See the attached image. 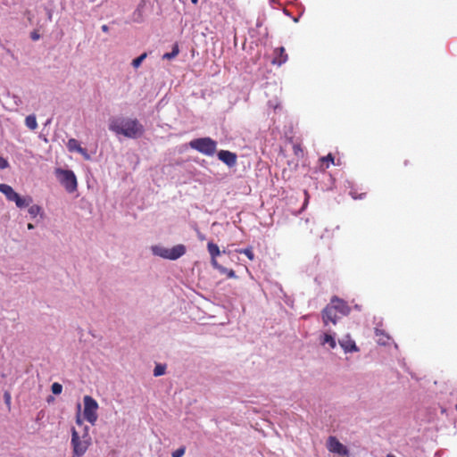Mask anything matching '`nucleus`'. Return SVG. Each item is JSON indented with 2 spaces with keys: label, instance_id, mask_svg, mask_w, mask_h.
<instances>
[{
  "label": "nucleus",
  "instance_id": "obj_1",
  "mask_svg": "<svg viewBox=\"0 0 457 457\" xmlns=\"http://www.w3.org/2000/svg\"><path fill=\"white\" fill-rule=\"evenodd\" d=\"M109 129L116 135L133 139L142 137L145 133V128L138 120L126 117L110 119Z\"/></svg>",
  "mask_w": 457,
  "mask_h": 457
},
{
  "label": "nucleus",
  "instance_id": "obj_2",
  "mask_svg": "<svg viewBox=\"0 0 457 457\" xmlns=\"http://www.w3.org/2000/svg\"><path fill=\"white\" fill-rule=\"evenodd\" d=\"M350 312L351 308L345 301L338 298L337 296H333L330 300V303L323 309L321 312L322 321L325 326H327L329 322L335 325L337 324V320L347 316Z\"/></svg>",
  "mask_w": 457,
  "mask_h": 457
},
{
  "label": "nucleus",
  "instance_id": "obj_3",
  "mask_svg": "<svg viewBox=\"0 0 457 457\" xmlns=\"http://www.w3.org/2000/svg\"><path fill=\"white\" fill-rule=\"evenodd\" d=\"M88 430V427L85 426L80 435L74 428H71V445L74 457L83 456L91 445L92 439Z\"/></svg>",
  "mask_w": 457,
  "mask_h": 457
},
{
  "label": "nucleus",
  "instance_id": "obj_4",
  "mask_svg": "<svg viewBox=\"0 0 457 457\" xmlns=\"http://www.w3.org/2000/svg\"><path fill=\"white\" fill-rule=\"evenodd\" d=\"M189 145L191 148L208 156L213 155L217 150V143L211 137H201L191 140Z\"/></svg>",
  "mask_w": 457,
  "mask_h": 457
},
{
  "label": "nucleus",
  "instance_id": "obj_5",
  "mask_svg": "<svg viewBox=\"0 0 457 457\" xmlns=\"http://www.w3.org/2000/svg\"><path fill=\"white\" fill-rule=\"evenodd\" d=\"M153 252L155 255L163 259L174 261L186 253V246L181 244L174 245L171 248L155 246L153 248Z\"/></svg>",
  "mask_w": 457,
  "mask_h": 457
},
{
  "label": "nucleus",
  "instance_id": "obj_6",
  "mask_svg": "<svg viewBox=\"0 0 457 457\" xmlns=\"http://www.w3.org/2000/svg\"><path fill=\"white\" fill-rule=\"evenodd\" d=\"M55 174L66 191L72 193L77 190V179L72 170L59 168L55 170Z\"/></svg>",
  "mask_w": 457,
  "mask_h": 457
},
{
  "label": "nucleus",
  "instance_id": "obj_7",
  "mask_svg": "<svg viewBox=\"0 0 457 457\" xmlns=\"http://www.w3.org/2000/svg\"><path fill=\"white\" fill-rule=\"evenodd\" d=\"M84 418L92 425L97 420V410L98 403L90 395H85L84 399Z\"/></svg>",
  "mask_w": 457,
  "mask_h": 457
},
{
  "label": "nucleus",
  "instance_id": "obj_8",
  "mask_svg": "<svg viewBox=\"0 0 457 457\" xmlns=\"http://www.w3.org/2000/svg\"><path fill=\"white\" fill-rule=\"evenodd\" d=\"M327 448L330 453L337 454L339 457L349 456V450L347 447L340 443V441L336 436H330L328 438Z\"/></svg>",
  "mask_w": 457,
  "mask_h": 457
},
{
  "label": "nucleus",
  "instance_id": "obj_9",
  "mask_svg": "<svg viewBox=\"0 0 457 457\" xmlns=\"http://www.w3.org/2000/svg\"><path fill=\"white\" fill-rule=\"evenodd\" d=\"M218 158L222 162L227 164L228 167H233V166H235L237 164V154L235 153H232L230 151L220 150L218 153Z\"/></svg>",
  "mask_w": 457,
  "mask_h": 457
},
{
  "label": "nucleus",
  "instance_id": "obj_10",
  "mask_svg": "<svg viewBox=\"0 0 457 457\" xmlns=\"http://www.w3.org/2000/svg\"><path fill=\"white\" fill-rule=\"evenodd\" d=\"M338 343L345 351V353H353L359 351V348L357 347L354 340L352 339L350 335L345 336L338 341Z\"/></svg>",
  "mask_w": 457,
  "mask_h": 457
},
{
  "label": "nucleus",
  "instance_id": "obj_11",
  "mask_svg": "<svg viewBox=\"0 0 457 457\" xmlns=\"http://www.w3.org/2000/svg\"><path fill=\"white\" fill-rule=\"evenodd\" d=\"M67 148L70 152H78L80 154L84 156L86 160H88L90 158L89 154H87V150L83 147H81L79 142L75 138H71L68 140L67 143Z\"/></svg>",
  "mask_w": 457,
  "mask_h": 457
},
{
  "label": "nucleus",
  "instance_id": "obj_12",
  "mask_svg": "<svg viewBox=\"0 0 457 457\" xmlns=\"http://www.w3.org/2000/svg\"><path fill=\"white\" fill-rule=\"evenodd\" d=\"M287 61V54L283 46L278 47L274 50V57L272 60L273 64L282 65Z\"/></svg>",
  "mask_w": 457,
  "mask_h": 457
},
{
  "label": "nucleus",
  "instance_id": "obj_13",
  "mask_svg": "<svg viewBox=\"0 0 457 457\" xmlns=\"http://www.w3.org/2000/svg\"><path fill=\"white\" fill-rule=\"evenodd\" d=\"M207 249H208V253H210L211 255V263L213 266H216L217 263H219L217 262V257L220 254V248L219 246L214 244L213 242H209L208 245H207Z\"/></svg>",
  "mask_w": 457,
  "mask_h": 457
},
{
  "label": "nucleus",
  "instance_id": "obj_14",
  "mask_svg": "<svg viewBox=\"0 0 457 457\" xmlns=\"http://www.w3.org/2000/svg\"><path fill=\"white\" fill-rule=\"evenodd\" d=\"M0 192L5 195L8 201L11 202H12L18 195V193H16L13 188L7 184H0Z\"/></svg>",
  "mask_w": 457,
  "mask_h": 457
},
{
  "label": "nucleus",
  "instance_id": "obj_15",
  "mask_svg": "<svg viewBox=\"0 0 457 457\" xmlns=\"http://www.w3.org/2000/svg\"><path fill=\"white\" fill-rule=\"evenodd\" d=\"M17 207L23 208L29 206V204L32 203V198L30 196L28 197H21L19 194L16 195V197L13 199V201Z\"/></svg>",
  "mask_w": 457,
  "mask_h": 457
},
{
  "label": "nucleus",
  "instance_id": "obj_16",
  "mask_svg": "<svg viewBox=\"0 0 457 457\" xmlns=\"http://www.w3.org/2000/svg\"><path fill=\"white\" fill-rule=\"evenodd\" d=\"M320 343H321V345L328 344L331 349H334L337 346V342H336L335 337L332 335L327 334V333L323 335V337L320 340Z\"/></svg>",
  "mask_w": 457,
  "mask_h": 457
},
{
  "label": "nucleus",
  "instance_id": "obj_17",
  "mask_svg": "<svg viewBox=\"0 0 457 457\" xmlns=\"http://www.w3.org/2000/svg\"><path fill=\"white\" fill-rule=\"evenodd\" d=\"M213 268L219 270L221 274H225L228 278H237L236 272L233 270H228L219 263H217L216 266H213Z\"/></svg>",
  "mask_w": 457,
  "mask_h": 457
},
{
  "label": "nucleus",
  "instance_id": "obj_18",
  "mask_svg": "<svg viewBox=\"0 0 457 457\" xmlns=\"http://www.w3.org/2000/svg\"><path fill=\"white\" fill-rule=\"evenodd\" d=\"M376 336L378 337V343L382 345H386L388 344L390 339L389 336L385 334L382 330L376 329Z\"/></svg>",
  "mask_w": 457,
  "mask_h": 457
},
{
  "label": "nucleus",
  "instance_id": "obj_19",
  "mask_svg": "<svg viewBox=\"0 0 457 457\" xmlns=\"http://www.w3.org/2000/svg\"><path fill=\"white\" fill-rule=\"evenodd\" d=\"M25 124L29 129L35 130L37 128L36 116L33 114L27 116L25 119Z\"/></svg>",
  "mask_w": 457,
  "mask_h": 457
},
{
  "label": "nucleus",
  "instance_id": "obj_20",
  "mask_svg": "<svg viewBox=\"0 0 457 457\" xmlns=\"http://www.w3.org/2000/svg\"><path fill=\"white\" fill-rule=\"evenodd\" d=\"M147 56V54L146 53H143L141 55H139L138 57H137L136 59H134L132 61V66L135 68V69H137L142 62L146 58Z\"/></svg>",
  "mask_w": 457,
  "mask_h": 457
},
{
  "label": "nucleus",
  "instance_id": "obj_21",
  "mask_svg": "<svg viewBox=\"0 0 457 457\" xmlns=\"http://www.w3.org/2000/svg\"><path fill=\"white\" fill-rule=\"evenodd\" d=\"M179 46H178V45H175L173 46L172 51L170 53L164 54L162 58L163 59H172V58L176 57L179 54Z\"/></svg>",
  "mask_w": 457,
  "mask_h": 457
},
{
  "label": "nucleus",
  "instance_id": "obj_22",
  "mask_svg": "<svg viewBox=\"0 0 457 457\" xmlns=\"http://www.w3.org/2000/svg\"><path fill=\"white\" fill-rule=\"evenodd\" d=\"M237 252L239 253H244L251 261H253L254 259V253L253 252V248L252 247H247V248H245V249H240V250H237Z\"/></svg>",
  "mask_w": 457,
  "mask_h": 457
},
{
  "label": "nucleus",
  "instance_id": "obj_23",
  "mask_svg": "<svg viewBox=\"0 0 457 457\" xmlns=\"http://www.w3.org/2000/svg\"><path fill=\"white\" fill-rule=\"evenodd\" d=\"M165 370H166V367L165 365H161V364H157L155 367H154V375L155 377H159V376H162L165 373Z\"/></svg>",
  "mask_w": 457,
  "mask_h": 457
},
{
  "label": "nucleus",
  "instance_id": "obj_24",
  "mask_svg": "<svg viewBox=\"0 0 457 457\" xmlns=\"http://www.w3.org/2000/svg\"><path fill=\"white\" fill-rule=\"evenodd\" d=\"M40 212H41V207L37 204L31 205L29 208V213L34 218L37 217V215L39 214Z\"/></svg>",
  "mask_w": 457,
  "mask_h": 457
},
{
  "label": "nucleus",
  "instance_id": "obj_25",
  "mask_svg": "<svg viewBox=\"0 0 457 457\" xmlns=\"http://www.w3.org/2000/svg\"><path fill=\"white\" fill-rule=\"evenodd\" d=\"M51 390L54 395H60L62 391V386L60 383L54 382L51 386Z\"/></svg>",
  "mask_w": 457,
  "mask_h": 457
},
{
  "label": "nucleus",
  "instance_id": "obj_26",
  "mask_svg": "<svg viewBox=\"0 0 457 457\" xmlns=\"http://www.w3.org/2000/svg\"><path fill=\"white\" fill-rule=\"evenodd\" d=\"M320 162H327L328 163L326 165V168H328L329 162L334 164V156L331 154H328L327 156L321 157Z\"/></svg>",
  "mask_w": 457,
  "mask_h": 457
},
{
  "label": "nucleus",
  "instance_id": "obj_27",
  "mask_svg": "<svg viewBox=\"0 0 457 457\" xmlns=\"http://www.w3.org/2000/svg\"><path fill=\"white\" fill-rule=\"evenodd\" d=\"M186 448L184 446L178 448L171 454L172 457H182L185 453Z\"/></svg>",
  "mask_w": 457,
  "mask_h": 457
},
{
  "label": "nucleus",
  "instance_id": "obj_28",
  "mask_svg": "<svg viewBox=\"0 0 457 457\" xmlns=\"http://www.w3.org/2000/svg\"><path fill=\"white\" fill-rule=\"evenodd\" d=\"M9 165L8 162L6 159H4V157L0 156V169L1 170H4L5 168H7Z\"/></svg>",
  "mask_w": 457,
  "mask_h": 457
},
{
  "label": "nucleus",
  "instance_id": "obj_29",
  "mask_svg": "<svg viewBox=\"0 0 457 457\" xmlns=\"http://www.w3.org/2000/svg\"><path fill=\"white\" fill-rule=\"evenodd\" d=\"M4 402L7 404L8 408L10 409L11 406V395L9 392H5L4 395Z\"/></svg>",
  "mask_w": 457,
  "mask_h": 457
},
{
  "label": "nucleus",
  "instance_id": "obj_30",
  "mask_svg": "<svg viewBox=\"0 0 457 457\" xmlns=\"http://www.w3.org/2000/svg\"><path fill=\"white\" fill-rule=\"evenodd\" d=\"M293 150H294L295 154H296V155H298L299 153L303 152L300 145H294Z\"/></svg>",
  "mask_w": 457,
  "mask_h": 457
},
{
  "label": "nucleus",
  "instance_id": "obj_31",
  "mask_svg": "<svg viewBox=\"0 0 457 457\" xmlns=\"http://www.w3.org/2000/svg\"><path fill=\"white\" fill-rule=\"evenodd\" d=\"M351 195L353 196V198L354 199H362L363 196L366 195V193H363V194H361L360 195H357L355 192L353 191H351Z\"/></svg>",
  "mask_w": 457,
  "mask_h": 457
},
{
  "label": "nucleus",
  "instance_id": "obj_32",
  "mask_svg": "<svg viewBox=\"0 0 457 457\" xmlns=\"http://www.w3.org/2000/svg\"><path fill=\"white\" fill-rule=\"evenodd\" d=\"M30 37H31V39H32L33 41H37V40H38V39H39L40 36H39V34H38L37 31H33V32H31V34H30Z\"/></svg>",
  "mask_w": 457,
  "mask_h": 457
},
{
  "label": "nucleus",
  "instance_id": "obj_33",
  "mask_svg": "<svg viewBox=\"0 0 457 457\" xmlns=\"http://www.w3.org/2000/svg\"><path fill=\"white\" fill-rule=\"evenodd\" d=\"M76 423L79 426H82L83 425V421L82 420L80 419V415L78 414L77 417H76Z\"/></svg>",
  "mask_w": 457,
  "mask_h": 457
},
{
  "label": "nucleus",
  "instance_id": "obj_34",
  "mask_svg": "<svg viewBox=\"0 0 457 457\" xmlns=\"http://www.w3.org/2000/svg\"><path fill=\"white\" fill-rule=\"evenodd\" d=\"M101 29H102V30H103L104 32H108V30H109V28H108V26H107V25H103Z\"/></svg>",
  "mask_w": 457,
  "mask_h": 457
},
{
  "label": "nucleus",
  "instance_id": "obj_35",
  "mask_svg": "<svg viewBox=\"0 0 457 457\" xmlns=\"http://www.w3.org/2000/svg\"><path fill=\"white\" fill-rule=\"evenodd\" d=\"M28 228H29V229H33V228H34L33 224L29 223V224H28Z\"/></svg>",
  "mask_w": 457,
  "mask_h": 457
},
{
  "label": "nucleus",
  "instance_id": "obj_36",
  "mask_svg": "<svg viewBox=\"0 0 457 457\" xmlns=\"http://www.w3.org/2000/svg\"><path fill=\"white\" fill-rule=\"evenodd\" d=\"M198 237H199L200 240H204L205 239V237L204 235H199Z\"/></svg>",
  "mask_w": 457,
  "mask_h": 457
},
{
  "label": "nucleus",
  "instance_id": "obj_37",
  "mask_svg": "<svg viewBox=\"0 0 457 457\" xmlns=\"http://www.w3.org/2000/svg\"><path fill=\"white\" fill-rule=\"evenodd\" d=\"M191 2L194 4H196L198 3V0H191Z\"/></svg>",
  "mask_w": 457,
  "mask_h": 457
},
{
  "label": "nucleus",
  "instance_id": "obj_38",
  "mask_svg": "<svg viewBox=\"0 0 457 457\" xmlns=\"http://www.w3.org/2000/svg\"><path fill=\"white\" fill-rule=\"evenodd\" d=\"M386 457H395V455H393V454H387V456H386Z\"/></svg>",
  "mask_w": 457,
  "mask_h": 457
}]
</instances>
